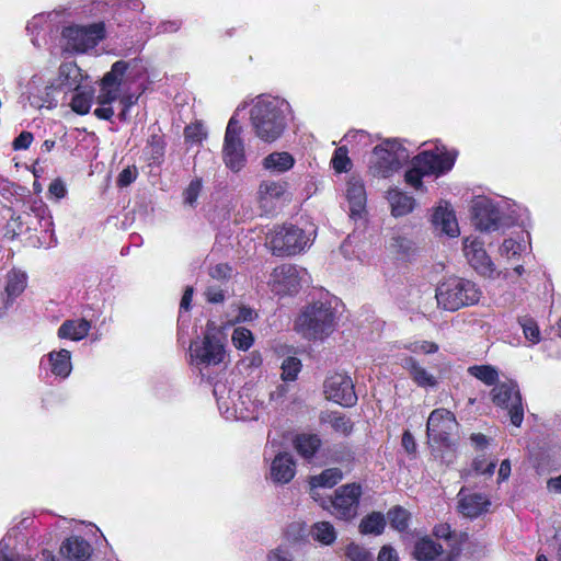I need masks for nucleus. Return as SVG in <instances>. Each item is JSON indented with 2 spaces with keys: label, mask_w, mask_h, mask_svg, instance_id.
<instances>
[{
  "label": "nucleus",
  "mask_w": 561,
  "mask_h": 561,
  "mask_svg": "<svg viewBox=\"0 0 561 561\" xmlns=\"http://www.w3.org/2000/svg\"><path fill=\"white\" fill-rule=\"evenodd\" d=\"M242 127L237 119L236 115H232L228 122L224 140L234 141L242 140L241 138Z\"/></svg>",
  "instance_id": "5fc2aeb1"
},
{
  "label": "nucleus",
  "mask_w": 561,
  "mask_h": 561,
  "mask_svg": "<svg viewBox=\"0 0 561 561\" xmlns=\"http://www.w3.org/2000/svg\"><path fill=\"white\" fill-rule=\"evenodd\" d=\"M457 511L469 519H476L489 512L491 506L490 497L484 493H468L462 486L457 494Z\"/></svg>",
  "instance_id": "2eb2a0df"
},
{
  "label": "nucleus",
  "mask_w": 561,
  "mask_h": 561,
  "mask_svg": "<svg viewBox=\"0 0 561 561\" xmlns=\"http://www.w3.org/2000/svg\"><path fill=\"white\" fill-rule=\"evenodd\" d=\"M400 365L417 387L436 388L438 386V379L427 371L415 357L404 355L400 358Z\"/></svg>",
  "instance_id": "a211bd4d"
},
{
  "label": "nucleus",
  "mask_w": 561,
  "mask_h": 561,
  "mask_svg": "<svg viewBox=\"0 0 561 561\" xmlns=\"http://www.w3.org/2000/svg\"><path fill=\"white\" fill-rule=\"evenodd\" d=\"M255 135L265 142L278 139L285 130L286 119L276 100L257 101L250 113Z\"/></svg>",
  "instance_id": "7ed1b4c3"
},
{
  "label": "nucleus",
  "mask_w": 561,
  "mask_h": 561,
  "mask_svg": "<svg viewBox=\"0 0 561 561\" xmlns=\"http://www.w3.org/2000/svg\"><path fill=\"white\" fill-rule=\"evenodd\" d=\"M62 38L67 49L75 53H85L94 48L106 36L105 23L100 21L89 25H69L62 30Z\"/></svg>",
  "instance_id": "0eeeda50"
},
{
  "label": "nucleus",
  "mask_w": 561,
  "mask_h": 561,
  "mask_svg": "<svg viewBox=\"0 0 561 561\" xmlns=\"http://www.w3.org/2000/svg\"><path fill=\"white\" fill-rule=\"evenodd\" d=\"M203 187V182L201 178H196L192 180L188 184V186L184 190L183 197L184 202L191 206H194L196 203L201 191Z\"/></svg>",
  "instance_id": "8fccbe9b"
},
{
  "label": "nucleus",
  "mask_w": 561,
  "mask_h": 561,
  "mask_svg": "<svg viewBox=\"0 0 561 561\" xmlns=\"http://www.w3.org/2000/svg\"><path fill=\"white\" fill-rule=\"evenodd\" d=\"M27 275L25 272L20 270H11L7 275L5 294L8 297L7 302H12L19 297L26 288Z\"/></svg>",
  "instance_id": "7c9ffc66"
},
{
  "label": "nucleus",
  "mask_w": 561,
  "mask_h": 561,
  "mask_svg": "<svg viewBox=\"0 0 561 561\" xmlns=\"http://www.w3.org/2000/svg\"><path fill=\"white\" fill-rule=\"evenodd\" d=\"M463 253L472 268L480 275L493 277L495 266L484 249V242L477 237L463 239Z\"/></svg>",
  "instance_id": "f8f14e48"
},
{
  "label": "nucleus",
  "mask_w": 561,
  "mask_h": 561,
  "mask_svg": "<svg viewBox=\"0 0 561 561\" xmlns=\"http://www.w3.org/2000/svg\"><path fill=\"white\" fill-rule=\"evenodd\" d=\"M165 149V136L161 128H158L148 136L144 148V157L148 165L160 167L164 162Z\"/></svg>",
  "instance_id": "6ab92c4d"
},
{
  "label": "nucleus",
  "mask_w": 561,
  "mask_h": 561,
  "mask_svg": "<svg viewBox=\"0 0 561 561\" xmlns=\"http://www.w3.org/2000/svg\"><path fill=\"white\" fill-rule=\"evenodd\" d=\"M323 392L325 398L345 408L357 403V394L353 380L345 374L335 373L324 380Z\"/></svg>",
  "instance_id": "9d476101"
},
{
  "label": "nucleus",
  "mask_w": 561,
  "mask_h": 561,
  "mask_svg": "<svg viewBox=\"0 0 561 561\" xmlns=\"http://www.w3.org/2000/svg\"><path fill=\"white\" fill-rule=\"evenodd\" d=\"M362 494V485L357 482L339 486L330 499L332 514L343 520L353 519L357 515Z\"/></svg>",
  "instance_id": "1a4fd4ad"
},
{
  "label": "nucleus",
  "mask_w": 561,
  "mask_h": 561,
  "mask_svg": "<svg viewBox=\"0 0 561 561\" xmlns=\"http://www.w3.org/2000/svg\"><path fill=\"white\" fill-rule=\"evenodd\" d=\"M386 527V519L382 513L371 512L359 523V531L363 535H381Z\"/></svg>",
  "instance_id": "72a5a7b5"
},
{
  "label": "nucleus",
  "mask_w": 561,
  "mask_h": 561,
  "mask_svg": "<svg viewBox=\"0 0 561 561\" xmlns=\"http://www.w3.org/2000/svg\"><path fill=\"white\" fill-rule=\"evenodd\" d=\"M408 158V150L398 139H386L374 148L369 168L375 176L389 178Z\"/></svg>",
  "instance_id": "423d86ee"
},
{
  "label": "nucleus",
  "mask_w": 561,
  "mask_h": 561,
  "mask_svg": "<svg viewBox=\"0 0 561 561\" xmlns=\"http://www.w3.org/2000/svg\"><path fill=\"white\" fill-rule=\"evenodd\" d=\"M468 373L486 386L496 385L499 380V373L491 365H473L468 368Z\"/></svg>",
  "instance_id": "ea45409f"
},
{
  "label": "nucleus",
  "mask_w": 561,
  "mask_h": 561,
  "mask_svg": "<svg viewBox=\"0 0 561 561\" xmlns=\"http://www.w3.org/2000/svg\"><path fill=\"white\" fill-rule=\"evenodd\" d=\"M456 417L453 412L444 408L431 412L426 423V434L435 444L443 447H450V434Z\"/></svg>",
  "instance_id": "9b49d317"
},
{
  "label": "nucleus",
  "mask_w": 561,
  "mask_h": 561,
  "mask_svg": "<svg viewBox=\"0 0 561 561\" xmlns=\"http://www.w3.org/2000/svg\"><path fill=\"white\" fill-rule=\"evenodd\" d=\"M501 213L489 202H477L472 206V221L474 227L484 232L496 231L501 226Z\"/></svg>",
  "instance_id": "f3484780"
},
{
  "label": "nucleus",
  "mask_w": 561,
  "mask_h": 561,
  "mask_svg": "<svg viewBox=\"0 0 561 561\" xmlns=\"http://www.w3.org/2000/svg\"><path fill=\"white\" fill-rule=\"evenodd\" d=\"M296 473V462L288 453L278 454L271 465V477L276 483H288Z\"/></svg>",
  "instance_id": "412c9836"
},
{
  "label": "nucleus",
  "mask_w": 561,
  "mask_h": 561,
  "mask_svg": "<svg viewBox=\"0 0 561 561\" xmlns=\"http://www.w3.org/2000/svg\"><path fill=\"white\" fill-rule=\"evenodd\" d=\"M93 95L91 92L79 91L71 99V110L79 114L85 115L90 112Z\"/></svg>",
  "instance_id": "c03bdc74"
},
{
  "label": "nucleus",
  "mask_w": 561,
  "mask_h": 561,
  "mask_svg": "<svg viewBox=\"0 0 561 561\" xmlns=\"http://www.w3.org/2000/svg\"><path fill=\"white\" fill-rule=\"evenodd\" d=\"M302 367L301 360L296 356H288L282 363L280 378L284 381H295Z\"/></svg>",
  "instance_id": "79ce46f5"
},
{
  "label": "nucleus",
  "mask_w": 561,
  "mask_h": 561,
  "mask_svg": "<svg viewBox=\"0 0 561 561\" xmlns=\"http://www.w3.org/2000/svg\"><path fill=\"white\" fill-rule=\"evenodd\" d=\"M432 224L449 237H456L459 233L456 215L454 210L449 208L448 203H445V206L439 205L435 208L432 215Z\"/></svg>",
  "instance_id": "5701e85b"
},
{
  "label": "nucleus",
  "mask_w": 561,
  "mask_h": 561,
  "mask_svg": "<svg viewBox=\"0 0 561 561\" xmlns=\"http://www.w3.org/2000/svg\"><path fill=\"white\" fill-rule=\"evenodd\" d=\"M404 348L412 353L434 354L438 351L439 346L431 341H416L405 344Z\"/></svg>",
  "instance_id": "3c124183"
},
{
  "label": "nucleus",
  "mask_w": 561,
  "mask_h": 561,
  "mask_svg": "<svg viewBox=\"0 0 561 561\" xmlns=\"http://www.w3.org/2000/svg\"><path fill=\"white\" fill-rule=\"evenodd\" d=\"M222 160L225 165L232 172L241 171L247 163L243 140H224Z\"/></svg>",
  "instance_id": "aec40b11"
},
{
  "label": "nucleus",
  "mask_w": 561,
  "mask_h": 561,
  "mask_svg": "<svg viewBox=\"0 0 561 561\" xmlns=\"http://www.w3.org/2000/svg\"><path fill=\"white\" fill-rule=\"evenodd\" d=\"M312 537L321 545L330 546L335 541L336 533L329 522H318L312 527Z\"/></svg>",
  "instance_id": "58836bf2"
},
{
  "label": "nucleus",
  "mask_w": 561,
  "mask_h": 561,
  "mask_svg": "<svg viewBox=\"0 0 561 561\" xmlns=\"http://www.w3.org/2000/svg\"><path fill=\"white\" fill-rule=\"evenodd\" d=\"M310 530L305 522L289 523L284 530V538L291 545H304L308 541Z\"/></svg>",
  "instance_id": "c9c22d12"
},
{
  "label": "nucleus",
  "mask_w": 561,
  "mask_h": 561,
  "mask_svg": "<svg viewBox=\"0 0 561 561\" xmlns=\"http://www.w3.org/2000/svg\"><path fill=\"white\" fill-rule=\"evenodd\" d=\"M191 356L194 357L197 364L218 365L225 358V347L219 337L206 333L202 344L192 348Z\"/></svg>",
  "instance_id": "dca6fc26"
},
{
  "label": "nucleus",
  "mask_w": 561,
  "mask_h": 561,
  "mask_svg": "<svg viewBox=\"0 0 561 561\" xmlns=\"http://www.w3.org/2000/svg\"><path fill=\"white\" fill-rule=\"evenodd\" d=\"M443 553L442 545L425 536L414 543L413 557L417 561H433Z\"/></svg>",
  "instance_id": "a878e982"
},
{
  "label": "nucleus",
  "mask_w": 561,
  "mask_h": 561,
  "mask_svg": "<svg viewBox=\"0 0 561 561\" xmlns=\"http://www.w3.org/2000/svg\"><path fill=\"white\" fill-rule=\"evenodd\" d=\"M293 445L299 456L310 460L321 448L322 440L318 434L301 433L295 436Z\"/></svg>",
  "instance_id": "b1692460"
},
{
  "label": "nucleus",
  "mask_w": 561,
  "mask_h": 561,
  "mask_svg": "<svg viewBox=\"0 0 561 561\" xmlns=\"http://www.w3.org/2000/svg\"><path fill=\"white\" fill-rule=\"evenodd\" d=\"M378 561H399L397 551L391 546H382L378 553Z\"/></svg>",
  "instance_id": "338daca9"
},
{
  "label": "nucleus",
  "mask_w": 561,
  "mask_h": 561,
  "mask_svg": "<svg viewBox=\"0 0 561 561\" xmlns=\"http://www.w3.org/2000/svg\"><path fill=\"white\" fill-rule=\"evenodd\" d=\"M427 175L426 170L421 164H417L416 156H414L411 160L410 168L404 173L405 183L416 191H425L423 178Z\"/></svg>",
  "instance_id": "4c0bfd02"
},
{
  "label": "nucleus",
  "mask_w": 561,
  "mask_h": 561,
  "mask_svg": "<svg viewBox=\"0 0 561 561\" xmlns=\"http://www.w3.org/2000/svg\"><path fill=\"white\" fill-rule=\"evenodd\" d=\"M343 479V472L339 468L324 469L320 474L311 476L309 480L310 493L313 499L317 488H333Z\"/></svg>",
  "instance_id": "bb28decb"
},
{
  "label": "nucleus",
  "mask_w": 561,
  "mask_h": 561,
  "mask_svg": "<svg viewBox=\"0 0 561 561\" xmlns=\"http://www.w3.org/2000/svg\"><path fill=\"white\" fill-rule=\"evenodd\" d=\"M467 540H468V534L461 531L460 533V539L457 540V543H450V551L440 561H458V558H459V556L461 553V550H462L461 546Z\"/></svg>",
  "instance_id": "4d7b16f0"
},
{
  "label": "nucleus",
  "mask_w": 561,
  "mask_h": 561,
  "mask_svg": "<svg viewBox=\"0 0 561 561\" xmlns=\"http://www.w3.org/2000/svg\"><path fill=\"white\" fill-rule=\"evenodd\" d=\"M271 252L275 256H294L310 245L304 229L293 224L275 226L266 236Z\"/></svg>",
  "instance_id": "20e7f679"
},
{
  "label": "nucleus",
  "mask_w": 561,
  "mask_h": 561,
  "mask_svg": "<svg viewBox=\"0 0 561 561\" xmlns=\"http://www.w3.org/2000/svg\"><path fill=\"white\" fill-rule=\"evenodd\" d=\"M322 423H328L332 430L343 436H350L354 430V423L350 417L339 411L322 413L320 416Z\"/></svg>",
  "instance_id": "c85d7f7f"
},
{
  "label": "nucleus",
  "mask_w": 561,
  "mask_h": 561,
  "mask_svg": "<svg viewBox=\"0 0 561 561\" xmlns=\"http://www.w3.org/2000/svg\"><path fill=\"white\" fill-rule=\"evenodd\" d=\"M335 310L330 302L308 305L296 320V330L309 340L329 336L335 327Z\"/></svg>",
  "instance_id": "f03ea898"
},
{
  "label": "nucleus",
  "mask_w": 561,
  "mask_h": 561,
  "mask_svg": "<svg viewBox=\"0 0 561 561\" xmlns=\"http://www.w3.org/2000/svg\"><path fill=\"white\" fill-rule=\"evenodd\" d=\"M481 296L482 291L474 282L458 276L440 282L435 294L438 307L451 312L477 305Z\"/></svg>",
  "instance_id": "f257e3e1"
},
{
  "label": "nucleus",
  "mask_w": 561,
  "mask_h": 561,
  "mask_svg": "<svg viewBox=\"0 0 561 561\" xmlns=\"http://www.w3.org/2000/svg\"><path fill=\"white\" fill-rule=\"evenodd\" d=\"M519 324L523 328L525 337L533 344L540 342L541 335L537 322L530 317H523L519 319Z\"/></svg>",
  "instance_id": "49530a36"
},
{
  "label": "nucleus",
  "mask_w": 561,
  "mask_h": 561,
  "mask_svg": "<svg viewBox=\"0 0 561 561\" xmlns=\"http://www.w3.org/2000/svg\"><path fill=\"white\" fill-rule=\"evenodd\" d=\"M34 140V136L31 131L23 130L18 137L14 138L12 142V148L14 150H26L30 148Z\"/></svg>",
  "instance_id": "13d9d810"
},
{
  "label": "nucleus",
  "mask_w": 561,
  "mask_h": 561,
  "mask_svg": "<svg viewBox=\"0 0 561 561\" xmlns=\"http://www.w3.org/2000/svg\"><path fill=\"white\" fill-rule=\"evenodd\" d=\"M288 183L285 181H263L259 186V199L267 204L280 199L286 193Z\"/></svg>",
  "instance_id": "c756f323"
},
{
  "label": "nucleus",
  "mask_w": 561,
  "mask_h": 561,
  "mask_svg": "<svg viewBox=\"0 0 561 561\" xmlns=\"http://www.w3.org/2000/svg\"><path fill=\"white\" fill-rule=\"evenodd\" d=\"M433 535L438 539H444L450 543H457V540L460 539V533L456 534V531L451 530V527L448 523H440L434 526Z\"/></svg>",
  "instance_id": "09e8293b"
},
{
  "label": "nucleus",
  "mask_w": 561,
  "mask_h": 561,
  "mask_svg": "<svg viewBox=\"0 0 561 561\" xmlns=\"http://www.w3.org/2000/svg\"><path fill=\"white\" fill-rule=\"evenodd\" d=\"M346 197L352 213H359L366 204L365 186L359 181H350L346 188Z\"/></svg>",
  "instance_id": "f704fd0d"
},
{
  "label": "nucleus",
  "mask_w": 561,
  "mask_h": 561,
  "mask_svg": "<svg viewBox=\"0 0 561 561\" xmlns=\"http://www.w3.org/2000/svg\"><path fill=\"white\" fill-rule=\"evenodd\" d=\"M389 201L391 204V214L394 217H402L410 214L415 206L414 197L399 191L390 192Z\"/></svg>",
  "instance_id": "2f4dec72"
},
{
  "label": "nucleus",
  "mask_w": 561,
  "mask_h": 561,
  "mask_svg": "<svg viewBox=\"0 0 561 561\" xmlns=\"http://www.w3.org/2000/svg\"><path fill=\"white\" fill-rule=\"evenodd\" d=\"M184 140L187 145H201L207 137V133L201 122L196 121L184 127Z\"/></svg>",
  "instance_id": "a19ab883"
},
{
  "label": "nucleus",
  "mask_w": 561,
  "mask_h": 561,
  "mask_svg": "<svg viewBox=\"0 0 561 561\" xmlns=\"http://www.w3.org/2000/svg\"><path fill=\"white\" fill-rule=\"evenodd\" d=\"M137 175L138 171L135 165L127 167L119 172L116 184L118 187H126L136 180Z\"/></svg>",
  "instance_id": "6e6d98bb"
},
{
  "label": "nucleus",
  "mask_w": 561,
  "mask_h": 561,
  "mask_svg": "<svg viewBox=\"0 0 561 561\" xmlns=\"http://www.w3.org/2000/svg\"><path fill=\"white\" fill-rule=\"evenodd\" d=\"M60 553L70 561H88L92 547L84 538L71 536L61 543Z\"/></svg>",
  "instance_id": "4be33fe9"
},
{
  "label": "nucleus",
  "mask_w": 561,
  "mask_h": 561,
  "mask_svg": "<svg viewBox=\"0 0 561 561\" xmlns=\"http://www.w3.org/2000/svg\"><path fill=\"white\" fill-rule=\"evenodd\" d=\"M492 402L508 411L511 423L519 427L524 420V408L518 386L514 382L495 385L491 390Z\"/></svg>",
  "instance_id": "6e6552de"
},
{
  "label": "nucleus",
  "mask_w": 561,
  "mask_h": 561,
  "mask_svg": "<svg viewBox=\"0 0 561 561\" xmlns=\"http://www.w3.org/2000/svg\"><path fill=\"white\" fill-rule=\"evenodd\" d=\"M391 528L399 533H405L411 520L410 512L401 505H394L387 512Z\"/></svg>",
  "instance_id": "e433bc0d"
},
{
  "label": "nucleus",
  "mask_w": 561,
  "mask_h": 561,
  "mask_svg": "<svg viewBox=\"0 0 561 561\" xmlns=\"http://www.w3.org/2000/svg\"><path fill=\"white\" fill-rule=\"evenodd\" d=\"M295 164L294 157L286 151L273 152L263 159V167L266 170L286 172Z\"/></svg>",
  "instance_id": "473e14b6"
},
{
  "label": "nucleus",
  "mask_w": 561,
  "mask_h": 561,
  "mask_svg": "<svg viewBox=\"0 0 561 561\" xmlns=\"http://www.w3.org/2000/svg\"><path fill=\"white\" fill-rule=\"evenodd\" d=\"M331 162L337 173L348 172L352 168V161L345 147L335 149Z\"/></svg>",
  "instance_id": "a18cd8bd"
},
{
  "label": "nucleus",
  "mask_w": 561,
  "mask_h": 561,
  "mask_svg": "<svg viewBox=\"0 0 561 561\" xmlns=\"http://www.w3.org/2000/svg\"><path fill=\"white\" fill-rule=\"evenodd\" d=\"M231 340L237 350L248 351L253 345L254 336L251 330L237 327L232 332Z\"/></svg>",
  "instance_id": "37998d69"
},
{
  "label": "nucleus",
  "mask_w": 561,
  "mask_h": 561,
  "mask_svg": "<svg viewBox=\"0 0 561 561\" xmlns=\"http://www.w3.org/2000/svg\"><path fill=\"white\" fill-rule=\"evenodd\" d=\"M273 290L280 296L297 294L300 289V275L296 265L284 263L276 266L272 274Z\"/></svg>",
  "instance_id": "4468645a"
},
{
  "label": "nucleus",
  "mask_w": 561,
  "mask_h": 561,
  "mask_svg": "<svg viewBox=\"0 0 561 561\" xmlns=\"http://www.w3.org/2000/svg\"><path fill=\"white\" fill-rule=\"evenodd\" d=\"M456 152L443 150H423L416 154V162L428 175L440 176L449 172L456 162Z\"/></svg>",
  "instance_id": "ddd939ff"
},
{
  "label": "nucleus",
  "mask_w": 561,
  "mask_h": 561,
  "mask_svg": "<svg viewBox=\"0 0 561 561\" xmlns=\"http://www.w3.org/2000/svg\"><path fill=\"white\" fill-rule=\"evenodd\" d=\"M401 445L409 455L416 453V443H415L414 436L412 435V433L409 430H405L403 432L402 438H401Z\"/></svg>",
  "instance_id": "0e129e2a"
},
{
  "label": "nucleus",
  "mask_w": 561,
  "mask_h": 561,
  "mask_svg": "<svg viewBox=\"0 0 561 561\" xmlns=\"http://www.w3.org/2000/svg\"><path fill=\"white\" fill-rule=\"evenodd\" d=\"M267 561H291L288 552L282 548H276L267 554Z\"/></svg>",
  "instance_id": "774afa93"
},
{
  "label": "nucleus",
  "mask_w": 561,
  "mask_h": 561,
  "mask_svg": "<svg viewBox=\"0 0 561 561\" xmlns=\"http://www.w3.org/2000/svg\"><path fill=\"white\" fill-rule=\"evenodd\" d=\"M91 330V322L84 318L66 320L58 329L59 339L80 341L88 336Z\"/></svg>",
  "instance_id": "393cba45"
},
{
  "label": "nucleus",
  "mask_w": 561,
  "mask_h": 561,
  "mask_svg": "<svg viewBox=\"0 0 561 561\" xmlns=\"http://www.w3.org/2000/svg\"><path fill=\"white\" fill-rule=\"evenodd\" d=\"M182 27V21L181 20H165L159 23L157 26V32L159 34H169V33H175Z\"/></svg>",
  "instance_id": "680f3d73"
},
{
  "label": "nucleus",
  "mask_w": 561,
  "mask_h": 561,
  "mask_svg": "<svg viewBox=\"0 0 561 561\" xmlns=\"http://www.w3.org/2000/svg\"><path fill=\"white\" fill-rule=\"evenodd\" d=\"M50 370L55 376L66 378L71 373V353L68 350L53 351L48 354Z\"/></svg>",
  "instance_id": "cd10ccee"
},
{
  "label": "nucleus",
  "mask_w": 561,
  "mask_h": 561,
  "mask_svg": "<svg viewBox=\"0 0 561 561\" xmlns=\"http://www.w3.org/2000/svg\"><path fill=\"white\" fill-rule=\"evenodd\" d=\"M232 268L227 263H219L209 270L211 278L217 280H226L230 278Z\"/></svg>",
  "instance_id": "bf43d9fd"
},
{
  "label": "nucleus",
  "mask_w": 561,
  "mask_h": 561,
  "mask_svg": "<svg viewBox=\"0 0 561 561\" xmlns=\"http://www.w3.org/2000/svg\"><path fill=\"white\" fill-rule=\"evenodd\" d=\"M345 556L350 561H374L373 554L366 548L355 542L346 546Z\"/></svg>",
  "instance_id": "de8ad7c7"
},
{
  "label": "nucleus",
  "mask_w": 561,
  "mask_h": 561,
  "mask_svg": "<svg viewBox=\"0 0 561 561\" xmlns=\"http://www.w3.org/2000/svg\"><path fill=\"white\" fill-rule=\"evenodd\" d=\"M496 465L497 462L495 460L486 461L484 457H477L472 461V469L477 473L492 476L494 473Z\"/></svg>",
  "instance_id": "864d4df0"
},
{
  "label": "nucleus",
  "mask_w": 561,
  "mask_h": 561,
  "mask_svg": "<svg viewBox=\"0 0 561 561\" xmlns=\"http://www.w3.org/2000/svg\"><path fill=\"white\" fill-rule=\"evenodd\" d=\"M129 65L125 60L115 61L111 70L106 72L100 82V93L96 101L100 107H96L93 114L103 121H111L114 115V110L111 106L118 99L123 78L128 69Z\"/></svg>",
  "instance_id": "39448f33"
},
{
  "label": "nucleus",
  "mask_w": 561,
  "mask_h": 561,
  "mask_svg": "<svg viewBox=\"0 0 561 561\" xmlns=\"http://www.w3.org/2000/svg\"><path fill=\"white\" fill-rule=\"evenodd\" d=\"M48 192L57 198H64L67 194V188L60 179H55L49 184Z\"/></svg>",
  "instance_id": "69168bd1"
},
{
  "label": "nucleus",
  "mask_w": 561,
  "mask_h": 561,
  "mask_svg": "<svg viewBox=\"0 0 561 561\" xmlns=\"http://www.w3.org/2000/svg\"><path fill=\"white\" fill-rule=\"evenodd\" d=\"M354 453L353 450L346 446L341 445L335 451H334V460L337 462H347L351 463L354 461Z\"/></svg>",
  "instance_id": "e2e57ef3"
},
{
  "label": "nucleus",
  "mask_w": 561,
  "mask_h": 561,
  "mask_svg": "<svg viewBox=\"0 0 561 561\" xmlns=\"http://www.w3.org/2000/svg\"><path fill=\"white\" fill-rule=\"evenodd\" d=\"M522 250L523 245L512 238L505 239L500 248L501 254L507 259L519 256Z\"/></svg>",
  "instance_id": "603ef678"
},
{
  "label": "nucleus",
  "mask_w": 561,
  "mask_h": 561,
  "mask_svg": "<svg viewBox=\"0 0 561 561\" xmlns=\"http://www.w3.org/2000/svg\"><path fill=\"white\" fill-rule=\"evenodd\" d=\"M22 228L23 222L21 216L13 213L5 225V233L14 238L22 232Z\"/></svg>",
  "instance_id": "052dcab7"
}]
</instances>
